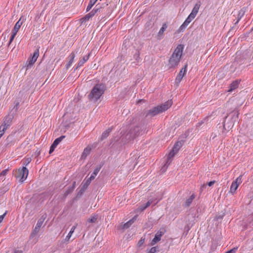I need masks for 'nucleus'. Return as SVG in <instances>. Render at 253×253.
<instances>
[{"mask_svg": "<svg viewBox=\"0 0 253 253\" xmlns=\"http://www.w3.org/2000/svg\"><path fill=\"white\" fill-rule=\"evenodd\" d=\"M172 104L171 100H169L164 104L152 108L145 113L146 117H154L159 114L162 113L167 110Z\"/></svg>", "mask_w": 253, "mask_h": 253, "instance_id": "nucleus-1", "label": "nucleus"}, {"mask_svg": "<svg viewBox=\"0 0 253 253\" xmlns=\"http://www.w3.org/2000/svg\"><path fill=\"white\" fill-rule=\"evenodd\" d=\"M106 89V86L104 84H96L92 89L91 92L88 94V97L89 100L96 102L100 98L101 96L104 93Z\"/></svg>", "mask_w": 253, "mask_h": 253, "instance_id": "nucleus-2", "label": "nucleus"}, {"mask_svg": "<svg viewBox=\"0 0 253 253\" xmlns=\"http://www.w3.org/2000/svg\"><path fill=\"white\" fill-rule=\"evenodd\" d=\"M183 51V46L179 44L174 49L172 54L169 60V65L170 68L177 66L180 62Z\"/></svg>", "mask_w": 253, "mask_h": 253, "instance_id": "nucleus-3", "label": "nucleus"}, {"mask_svg": "<svg viewBox=\"0 0 253 253\" xmlns=\"http://www.w3.org/2000/svg\"><path fill=\"white\" fill-rule=\"evenodd\" d=\"M141 131V129L140 126H131L126 134V138L128 140H133L140 134Z\"/></svg>", "mask_w": 253, "mask_h": 253, "instance_id": "nucleus-4", "label": "nucleus"}, {"mask_svg": "<svg viewBox=\"0 0 253 253\" xmlns=\"http://www.w3.org/2000/svg\"><path fill=\"white\" fill-rule=\"evenodd\" d=\"M28 175V169L24 166H23L21 169H19L18 171L16 174V177L20 178V182H23L27 177Z\"/></svg>", "mask_w": 253, "mask_h": 253, "instance_id": "nucleus-5", "label": "nucleus"}, {"mask_svg": "<svg viewBox=\"0 0 253 253\" xmlns=\"http://www.w3.org/2000/svg\"><path fill=\"white\" fill-rule=\"evenodd\" d=\"M39 56V48H37L34 51L32 57H30L28 59V60L26 63L27 69L31 68V67L37 61V59L38 58Z\"/></svg>", "mask_w": 253, "mask_h": 253, "instance_id": "nucleus-6", "label": "nucleus"}, {"mask_svg": "<svg viewBox=\"0 0 253 253\" xmlns=\"http://www.w3.org/2000/svg\"><path fill=\"white\" fill-rule=\"evenodd\" d=\"M45 218V216H44V215H42L38 220L35 228L32 231V232L30 235L31 238H34L36 236V235L39 232L40 229L41 227V226H42Z\"/></svg>", "mask_w": 253, "mask_h": 253, "instance_id": "nucleus-7", "label": "nucleus"}, {"mask_svg": "<svg viewBox=\"0 0 253 253\" xmlns=\"http://www.w3.org/2000/svg\"><path fill=\"white\" fill-rule=\"evenodd\" d=\"M14 114L9 113L4 119V121L1 124V127L4 126V127L8 128L12 124V120L14 118Z\"/></svg>", "mask_w": 253, "mask_h": 253, "instance_id": "nucleus-8", "label": "nucleus"}, {"mask_svg": "<svg viewBox=\"0 0 253 253\" xmlns=\"http://www.w3.org/2000/svg\"><path fill=\"white\" fill-rule=\"evenodd\" d=\"M242 175L238 176L235 181H233L231 184L230 189V192L233 194L238 188L239 184L242 182Z\"/></svg>", "mask_w": 253, "mask_h": 253, "instance_id": "nucleus-9", "label": "nucleus"}, {"mask_svg": "<svg viewBox=\"0 0 253 253\" xmlns=\"http://www.w3.org/2000/svg\"><path fill=\"white\" fill-rule=\"evenodd\" d=\"M176 153V152L173 151L172 150L170 151L169 155L168 156L167 162H166L163 168L161 169L163 171V172H164L166 170V169L168 168V166L170 164V162H171L173 157L174 156Z\"/></svg>", "mask_w": 253, "mask_h": 253, "instance_id": "nucleus-10", "label": "nucleus"}, {"mask_svg": "<svg viewBox=\"0 0 253 253\" xmlns=\"http://www.w3.org/2000/svg\"><path fill=\"white\" fill-rule=\"evenodd\" d=\"M65 137V136L62 135L59 137L55 139L53 143L50 147L49 153L51 154L54 150L55 148L58 145V144Z\"/></svg>", "mask_w": 253, "mask_h": 253, "instance_id": "nucleus-11", "label": "nucleus"}, {"mask_svg": "<svg viewBox=\"0 0 253 253\" xmlns=\"http://www.w3.org/2000/svg\"><path fill=\"white\" fill-rule=\"evenodd\" d=\"M164 233L161 231H158L155 234L154 238L150 243V246H154L161 239V237Z\"/></svg>", "mask_w": 253, "mask_h": 253, "instance_id": "nucleus-12", "label": "nucleus"}, {"mask_svg": "<svg viewBox=\"0 0 253 253\" xmlns=\"http://www.w3.org/2000/svg\"><path fill=\"white\" fill-rule=\"evenodd\" d=\"M186 68L187 65H185L184 67L182 68L179 72L178 74L177 75L175 79V82L176 83L178 84L181 82L182 79L183 78L186 72Z\"/></svg>", "mask_w": 253, "mask_h": 253, "instance_id": "nucleus-13", "label": "nucleus"}, {"mask_svg": "<svg viewBox=\"0 0 253 253\" xmlns=\"http://www.w3.org/2000/svg\"><path fill=\"white\" fill-rule=\"evenodd\" d=\"M24 20L25 19L23 16L21 17L19 20L15 24L12 31L15 32V33H17Z\"/></svg>", "mask_w": 253, "mask_h": 253, "instance_id": "nucleus-14", "label": "nucleus"}, {"mask_svg": "<svg viewBox=\"0 0 253 253\" xmlns=\"http://www.w3.org/2000/svg\"><path fill=\"white\" fill-rule=\"evenodd\" d=\"M234 123L230 120H228V116H226L223 124V127L225 130L231 129L234 126Z\"/></svg>", "mask_w": 253, "mask_h": 253, "instance_id": "nucleus-15", "label": "nucleus"}, {"mask_svg": "<svg viewBox=\"0 0 253 253\" xmlns=\"http://www.w3.org/2000/svg\"><path fill=\"white\" fill-rule=\"evenodd\" d=\"M238 115H239L238 111L235 110L233 111H232L227 116L228 117L231 116V120H230V121L234 123L235 122L238 121Z\"/></svg>", "mask_w": 253, "mask_h": 253, "instance_id": "nucleus-16", "label": "nucleus"}, {"mask_svg": "<svg viewBox=\"0 0 253 253\" xmlns=\"http://www.w3.org/2000/svg\"><path fill=\"white\" fill-rule=\"evenodd\" d=\"M136 220V217H134L131 219H130L129 221H128L126 223L124 224L123 225H121L120 226V228L122 229H126L128 228Z\"/></svg>", "mask_w": 253, "mask_h": 253, "instance_id": "nucleus-17", "label": "nucleus"}, {"mask_svg": "<svg viewBox=\"0 0 253 253\" xmlns=\"http://www.w3.org/2000/svg\"><path fill=\"white\" fill-rule=\"evenodd\" d=\"M240 81L239 80H235L233 81L229 86V88L228 90V92H232L233 90L237 88L239 86V84H240Z\"/></svg>", "mask_w": 253, "mask_h": 253, "instance_id": "nucleus-18", "label": "nucleus"}, {"mask_svg": "<svg viewBox=\"0 0 253 253\" xmlns=\"http://www.w3.org/2000/svg\"><path fill=\"white\" fill-rule=\"evenodd\" d=\"M201 3L200 1L196 3L190 15H192L193 17L195 18L198 12Z\"/></svg>", "mask_w": 253, "mask_h": 253, "instance_id": "nucleus-19", "label": "nucleus"}, {"mask_svg": "<svg viewBox=\"0 0 253 253\" xmlns=\"http://www.w3.org/2000/svg\"><path fill=\"white\" fill-rule=\"evenodd\" d=\"M89 55L90 54H88L87 55H85L83 57V58L79 61L76 69H77L78 68L82 66L88 60Z\"/></svg>", "mask_w": 253, "mask_h": 253, "instance_id": "nucleus-20", "label": "nucleus"}, {"mask_svg": "<svg viewBox=\"0 0 253 253\" xmlns=\"http://www.w3.org/2000/svg\"><path fill=\"white\" fill-rule=\"evenodd\" d=\"M75 57V54L74 53V52H72L69 55L70 60H69L68 63L66 65L67 69H68L70 67V66H71V65L72 64V63L74 61Z\"/></svg>", "mask_w": 253, "mask_h": 253, "instance_id": "nucleus-21", "label": "nucleus"}, {"mask_svg": "<svg viewBox=\"0 0 253 253\" xmlns=\"http://www.w3.org/2000/svg\"><path fill=\"white\" fill-rule=\"evenodd\" d=\"M246 12V8L243 7L242 9H240V10L239 11L238 15V19L236 22L235 23V24H237L240 19L242 18V17L244 15Z\"/></svg>", "mask_w": 253, "mask_h": 253, "instance_id": "nucleus-22", "label": "nucleus"}, {"mask_svg": "<svg viewBox=\"0 0 253 253\" xmlns=\"http://www.w3.org/2000/svg\"><path fill=\"white\" fill-rule=\"evenodd\" d=\"M112 127H109L107 129H106L105 131H104L103 132V133L101 136V140H103V139L107 138L108 136L109 133L112 131Z\"/></svg>", "mask_w": 253, "mask_h": 253, "instance_id": "nucleus-23", "label": "nucleus"}, {"mask_svg": "<svg viewBox=\"0 0 253 253\" xmlns=\"http://www.w3.org/2000/svg\"><path fill=\"white\" fill-rule=\"evenodd\" d=\"M91 151V148L90 147H86L83 152L81 158L84 159L86 157V156L90 153Z\"/></svg>", "mask_w": 253, "mask_h": 253, "instance_id": "nucleus-24", "label": "nucleus"}, {"mask_svg": "<svg viewBox=\"0 0 253 253\" xmlns=\"http://www.w3.org/2000/svg\"><path fill=\"white\" fill-rule=\"evenodd\" d=\"M77 226V225H74L73 226H72V227L71 228L69 233H68V234L67 235V236H66L65 240L66 241H68L69 240V239H70L72 234L74 233L75 229L76 228Z\"/></svg>", "mask_w": 253, "mask_h": 253, "instance_id": "nucleus-25", "label": "nucleus"}, {"mask_svg": "<svg viewBox=\"0 0 253 253\" xmlns=\"http://www.w3.org/2000/svg\"><path fill=\"white\" fill-rule=\"evenodd\" d=\"M91 181L87 179L85 182L84 181L83 186L80 190L81 192H83L90 184Z\"/></svg>", "mask_w": 253, "mask_h": 253, "instance_id": "nucleus-26", "label": "nucleus"}, {"mask_svg": "<svg viewBox=\"0 0 253 253\" xmlns=\"http://www.w3.org/2000/svg\"><path fill=\"white\" fill-rule=\"evenodd\" d=\"M97 1V0H90L86 7V11H89Z\"/></svg>", "mask_w": 253, "mask_h": 253, "instance_id": "nucleus-27", "label": "nucleus"}, {"mask_svg": "<svg viewBox=\"0 0 253 253\" xmlns=\"http://www.w3.org/2000/svg\"><path fill=\"white\" fill-rule=\"evenodd\" d=\"M181 146V143L179 142L175 143L172 149V150L175 152H177Z\"/></svg>", "mask_w": 253, "mask_h": 253, "instance_id": "nucleus-28", "label": "nucleus"}, {"mask_svg": "<svg viewBox=\"0 0 253 253\" xmlns=\"http://www.w3.org/2000/svg\"><path fill=\"white\" fill-rule=\"evenodd\" d=\"M195 197V195L192 194L188 199H187L185 202L186 206L187 207L189 206Z\"/></svg>", "mask_w": 253, "mask_h": 253, "instance_id": "nucleus-29", "label": "nucleus"}, {"mask_svg": "<svg viewBox=\"0 0 253 253\" xmlns=\"http://www.w3.org/2000/svg\"><path fill=\"white\" fill-rule=\"evenodd\" d=\"M167 28V25L166 23H164L162 25V27L160 29L159 33L158 36H163L164 32L165 31L166 29Z\"/></svg>", "mask_w": 253, "mask_h": 253, "instance_id": "nucleus-30", "label": "nucleus"}, {"mask_svg": "<svg viewBox=\"0 0 253 253\" xmlns=\"http://www.w3.org/2000/svg\"><path fill=\"white\" fill-rule=\"evenodd\" d=\"M19 102H17L16 104H15L14 106L13 107V109L11 111L10 113L11 114H13L14 115H15L16 113L17 110L19 109Z\"/></svg>", "mask_w": 253, "mask_h": 253, "instance_id": "nucleus-31", "label": "nucleus"}, {"mask_svg": "<svg viewBox=\"0 0 253 253\" xmlns=\"http://www.w3.org/2000/svg\"><path fill=\"white\" fill-rule=\"evenodd\" d=\"M159 247L158 246H156L151 248L150 250H148L147 253H155L159 252Z\"/></svg>", "mask_w": 253, "mask_h": 253, "instance_id": "nucleus-32", "label": "nucleus"}, {"mask_svg": "<svg viewBox=\"0 0 253 253\" xmlns=\"http://www.w3.org/2000/svg\"><path fill=\"white\" fill-rule=\"evenodd\" d=\"M133 58L137 62H139L140 61V53L138 50L136 51V52L134 54Z\"/></svg>", "mask_w": 253, "mask_h": 253, "instance_id": "nucleus-33", "label": "nucleus"}, {"mask_svg": "<svg viewBox=\"0 0 253 253\" xmlns=\"http://www.w3.org/2000/svg\"><path fill=\"white\" fill-rule=\"evenodd\" d=\"M97 219V215H94L87 220L88 223H95Z\"/></svg>", "mask_w": 253, "mask_h": 253, "instance_id": "nucleus-34", "label": "nucleus"}, {"mask_svg": "<svg viewBox=\"0 0 253 253\" xmlns=\"http://www.w3.org/2000/svg\"><path fill=\"white\" fill-rule=\"evenodd\" d=\"M93 10L95 11V13H97L98 12H101L102 11V8L99 5V4H97L95 7L93 8Z\"/></svg>", "mask_w": 253, "mask_h": 253, "instance_id": "nucleus-35", "label": "nucleus"}, {"mask_svg": "<svg viewBox=\"0 0 253 253\" xmlns=\"http://www.w3.org/2000/svg\"><path fill=\"white\" fill-rule=\"evenodd\" d=\"M101 167L102 166L101 165L97 166L94 170L92 174H93L94 176H96L97 174H98V173L99 172V171H100V170L101 168Z\"/></svg>", "mask_w": 253, "mask_h": 253, "instance_id": "nucleus-36", "label": "nucleus"}, {"mask_svg": "<svg viewBox=\"0 0 253 253\" xmlns=\"http://www.w3.org/2000/svg\"><path fill=\"white\" fill-rule=\"evenodd\" d=\"M13 139H14V137L12 135H8L6 139L7 144H8L9 143L12 142L13 141Z\"/></svg>", "mask_w": 253, "mask_h": 253, "instance_id": "nucleus-37", "label": "nucleus"}, {"mask_svg": "<svg viewBox=\"0 0 253 253\" xmlns=\"http://www.w3.org/2000/svg\"><path fill=\"white\" fill-rule=\"evenodd\" d=\"M31 161V159L30 158H28L26 159L23 162V166L25 167L27 166Z\"/></svg>", "mask_w": 253, "mask_h": 253, "instance_id": "nucleus-38", "label": "nucleus"}, {"mask_svg": "<svg viewBox=\"0 0 253 253\" xmlns=\"http://www.w3.org/2000/svg\"><path fill=\"white\" fill-rule=\"evenodd\" d=\"M215 183V180H213V181H211L208 183H207V184L206 185H203L202 187H201V189L202 190H203V189L206 187L207 185H209V186H211L212 185H213L214 183Z\"/></svg>", "mask_w": 253, "mask_h": 253, "instance_id": "nucleus-39", "label": "nucleus"}, {"mask_svg": "<svg viewBox=\"0 0 253 253\" xmlns=\"http://www.w3.org/2000/svg\"><path fill=\"white\" fill-rule=\"evenodd\" d=\"M7 128L4 127L3 126V127H1V126H0V138L3 135V134L4 133L5 131Z\"/></svg>", "mask_w": 253, "mask_h": 253, "instance_id": "nucleus-40", "label": "nucleus"}, {"mask_svg": "<svg viewBox=\"0 0 253 253\" xmlns=\"http://www.w3.org/2000/svg\"><path fill=\"white\" fill-rule=\"evenodd\" d=\"M144 241H145V238H143V237H142L138 242V244H137L138 246L139 247H141L144 243Z\"/></svg>", "mask_w": 253, "mask_h": 253, "instance_id": "nucleus-41", "label": "nucleus"}, {"mask_svg": "<svg viewBox=\"0 0 253 253\" xmlns=\"http://www.w3.org/2000/svg\"><path fill=\"white\" fill-rule=\"evenodd\" d=\"M17 33H15V32H13L12 31V34L10 37V40H9V43H8V44L9 45L11 42H12V41L13 40L14 38H15V36L16 35Z\"/></svg>", "mask_w": 253, "mask_h": 253, "instance_id": "nucleus-42", "label": "nucleus"}, {"mask_svg": "<svg viewBox=\"0 0 253 253\" xmlns=\"http://www.w3.org/2000/svg\"><path fill=\"white\" fill-rule=\"evenodd\" d=\"M194 17L192 15H190L188 16V17L186 19V20L189 23V24L192 21L193 19H194Z\"/></svg>", "mask_w": 253, "mask_h": 253, "instance_id": "nucleus-43", "label": "nucleus"}, {"mask_svg": "<svg viewBox=\"0 0 253 253\" xmlns=\"http://www.w3.org/2000/svg\"><path fill=\"white\" fill-rule=\"evenodd\" d=\"M238 248H234L232 250L226 252L225 253H235L237 250Z\"/></svg>", "mask_w": 253, "mask_h": 253, "instance_id": "nucleus-44", "label": "nucleus"}, {"mask_svg": "<svg viewBox=\"0 0 253 253\" xmlns=\"http://www.w3.org/2000/svg\"><path fill=\"white\" fill-rule=\"evenodd\" d=\"M146 208H146V207H145V205H144V204H143V205H141V206H140L139 207V208H138V210H139L140 211H144L145 209H146Z\"/></svg>", "mask_w": 253, "mask_h": 253, "instance_id": "nucleus-45", "label": "nucleus"}, {"mask_svg": "<svg viewBox=\"0 0 253 253\" xmlns=\"http://www.w3.org/2000/svg\"><path fill=\"white\" fill-rule=\"evenodd\" d=\"M91 17V16L88 13L84 17V21H88Z\"/></svg>", "mask_w": 253, "mask_h": 253, "instance_id": "nucleus-46", "label": "nucleus"}, {"mask_svg": "<svg viewBox=\"0 0 253 253\" xmlns=\"http://www.w3.org/2000/svg\"><path fill=\"white\" fill-rule=\"evenodd\" d=\"M186 26L185 25H184L183 24H182L179 27L178 30L179 31H182L186 28Z\"/></svg>", "mask_w": 253, "mask_h": 253, "instance_id": "nucleus-47", "label": "nucleus"}, {"mask_svg": "<svg viewBox=\"0 0 253 253\" xmlns=\"http://www.w3.org/2000/svg\"><path fill=\"white\" fill-rule=\"evenodd\" d=\"M152 203V201L150 200H149L147 203H146L145 204H144L145 206V207L147 208L149 206H150V205Z\"/></svg>", "mask_w": 253, "mask_h": 253, "instance_id": "nucleus-48", "label": "nucleus"}, {"mask_svg": "<svg viewBox=\"0 0 253 253\" xmlns=\"http://www.w3.org/2000/svg\"><path fill=\"white\" fill-rule=\"evenodd\" d=\"M7 169H4L3 170L1 173H0V175H2V176H4L6 174V173H7Z\"/></svg>", "mask_w": 253, "mask_h": 253, "instance_id": "nucleus-49", "label": "nucleus"}, {"mask_svg": "<svg viewBox=\"0 0 253 253\" xmlns=\"http://www.w3.org/2000/svg\"><path fill=\"white\" fill-rule=\"evenodd\" d=\"M6 212H5L4 213H3L2 215H0V222H2V221L3 220V219L4 217V216H5V215H6Z\"/></svg>", "mask_w": 253, "mask_h": 253, "instance_id": "nucleus-50", "label": "nucleus"}, {"mask_svg": "<svg viewBox=\"0 0 253 253\" xmlns=\"http://www.w3.org/2000/svg\"><path fill=\"white\" fill-rule=\"evenodd\" d=\"M89 14H90V15L92 17H93L95 14V11L93 10V9H92V10H91L89 13Z\"/></svg>", "mask_w": 253, "mask_h": 253, "instance_id": "nucleus-51", "label": "nucleus"}, {"mask_svg": "<svg viewBox=\"0 0 253 253\" xmlns=\"http://www.w3.org/2000/svg\"><path fill=\"white\" fill-rule=\"evenodd\" d=\"M73 189H74V187H69L68 188V191L67 192V194H68L70 192H72Z\"/></svg>", "mask_w": 253, "mask_h": 253, "instance_id": "nucleus-52", "label": "nucleus"}, {"mask_svg": "<svg viewBox=\"0 0 253 253\" xmlns=\"http://www.w3.org/2000/svg\"><path fill=\"white\" fill-rule=\"evenodd\" d=\"M95 176L93 175V174H91L90 177L88 178V179L91 181V180H93L95 178Z\"/></svg>", "mask_w": 253, "mask_h": 253, "instance_id": "nucleus-53", "label": "nucleus"}, {"mask_svg": "<svg viewBox=\"0 0 253 253\" xmlns=\"http://www.w3.org/2000/svg\"><path fill=\"white\" fill-rule=\"evenodd\" d=\"M183 24L187 27L189 24V23L185 20Z\"/></svg>", "mask_w": 253, "mask_h": 253, "instance_id": "nucleus-54", "label": "nucleus"}, {"mask_svg": "<svg viewBox=\"0 0 253 253\" xmlns=\"http://www.w3.org/2000/svg\"><path fill=\"white\" fill-rule=\"evenodd\" d=\"M14 253H22V251L21 250H15Z\"/></svg>", "mask_w": 253, "mask_h": 253, "instance_id": "nucleus-55", "label": "nucleus"}, {"mask_svg": "<svg viewBox=\"0 0 253 253\" xmlns=\"http://www.w3.org/2000/svg\"><path fill=\"white\" fill-rule=\"evenodd\" d=\"M203 123H204V122L202 121H201V122H199L198 124V125H199V126H201V125H202Z\"/></svg>", "mask_w": 253, "mask_h": 253, "instance_id": "nucleus-56", "label": "nucleus"}, {"mask_svg": "<svg viewBox=\"0 0 253 253\" xmlns=\"http://www.w3.org/2000/svg\"><path fill=\"white\" fill-rule=\"evenodd\" d=\"M75 182H74V184H73V187H74V188H75Z\"/></svg>", "mask_w": 253, "mask_h": 253, "instance_id": "nucleus-57", "label": "nucleus"}, {"mask_svg": "<svg viewBox=\"0 0 253 253\" xmlns=\"http://www.w3.org/2000/svg\"><path fill=\"white\" fill-rule=\"evenodd\" d=\"M6 253H7V252Z\"/></svg>", "mask_w": 253, "mask_h": 253, "instance_id": "nucleus-58", "label": "nucleus"}]
</instances>
